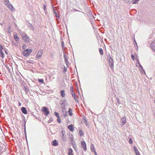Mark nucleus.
Here are the masks:
<instances>
[{
    "label": "nucleus",
    "mask_w": 155,
    "mask_h": 155,
    "mask_svg": "<svg viewBox=\"0 0 155 155\" xmlns=\"http://www.w3.org/2000/svg\"><path fill=\"white\" fill-rule=\"evenodd\" d=\"M21 36L23 40L25 42H30V39L25 33L21 34Z\"/></svg>",
    "instance_id": "nucleus-1"
},
{
    "label": "nucleus",
    "mask_w": 155,
    "mask_h": 155,
    "mask_svg": "<svg viewBox=\"0 0 155 155\" xmlns=\"http://www.w3.org/2000/svg\"><path fill=\"white\" fill-rule=\"evenodd\" d=\"M32 51V50L31 49H26L23 51V54L25 56L27 57L30 54Z\"/></svg>",
    "instance_id": "nucleus-2"
},
{
    "label": "nucleus",
    "mask_w": 155,
    "mask_h": 155,
    "mask_svg": "<svg viewBox=\"0 0 155 155\" xmlns=\"http://www.w3.org/2000/svg\"><path fill=\"white\" fill-rule=\"evenodd\" d=\"M41 111L45 114L46 115H48L49 113L48 108L46 107H43L41 109Z\"/></svg>",
    "instance_id": "nucleus-3"
},
{
    "label": "nucleus",
    "mask_w": 155,
    "mask_h": 155,
    "mask_svg": "<svg viewBox=\"0 0 155 155\" xmlns=\"http://www.w3.org/2000/svg\"><path fill=\"white\" fill-rule=\"evenodd\" d=\"M5 5L7 6L8 8L12 11H14L15 10V8L13 7L12 5L9 2V4L5 3Z\"/></svg>",
    "instance_id": "nucleus-4"
},
{
    "label": "nucleus",
    "mask_w": 155,
    "mask_h": 155,
    "mask_svg": "<svg viewBox=\"0 0 155 155\" xmlns=\"http://www.w3.org/2000/svg\"><path fill=\"white\" fill-rule=\"evenodd\" d=\"M81 146L85 151L87 150L86 144L84 141H81Z\"/></svg>",
    "instance_id": "nucleus-5"
},
{
    "label": "nucleus",
    "mask_w": 155,
    "mask_h": 155,
    "mask_svg": "<svg viewBox=\"0 0 155 155\" xmlns=\"http://www.w3.org/2000/svg\"><path fill=\"white\" fill-rule=\"evenodd\" d=\"M43 51L41 50H39L37 53L36 57L37 58H41L42 54Z\"/></svg>",
    "instance_id": "nucleus-6"
},
{
    "label": "nucleus",
    "mask_w": 155,
    "mask_h": 155,
    "mask_svg": "<svg viewBox=\"0 0 155 155\" xmlns=\"http://www.w3.org/2000/svg\"><path fill=\"white\" fill-rule=\"evenodd\" d=\"M91 149L92 152H94L95 155H97V153L95 151V149L94 147V145L93 144H91Z\"/></svg>",
    "instance_id": "nucleus-7"
},
{
    "label": "nucleus",
    "mask_w": 155,
    "mask_h": 155,
    "mask_svg": "<svg viewBox=\"0 0 155 155\" xmlns=\"http://www.w3.org/2000/svg\"><path fill=\"white\" fill-rule=\"evenodd\" d=\"M121 125H124L126 122V119L125 117H123L121 119Z\"/></svg>",
    "instance_id": "nucleus-8"
},
{
    "label": "nucleus",
    "mask_w": 155,
    "mask_h": 155,
    "mask_svg": "<svg viewBox=\"0 0 155 155\" xmlns=\"http://www.w3.org/2000/svg\"><path fill=\"white\" fill-rule=\"evenodd\" d=\"M64 58L66 64L67 66V67H68L69 63L68 61V59L67 56L65 55H64Z\"/></svg>",
    "instance_id": "nucleus-9"
},
{
    "label": "nucleus",
    "mask_w": 155,
    "mask_h": 155,
    "mask_svg": "<svg viewBox=\"0 0 155 155\" xmlns=\"http://www.w3.org/2000/svg\"><path fill=\"white\" fill-rule=\"evenodd\" d=\"M68 128L72 132H73L74 130V128L73 125L72 124L68 126Z\"/></svg>",
    "instance_id": "nucleus-10"
},
{
    "label": "nucleus",
    "mask_w": 155,
    "mask_h": 155,
    "mask_svg": "<svg viewBox=\"0 0 155 155\" xmlns=\"http://www.w3.org/2000/svg\"><path fill=\"white\" fill-rule=\"evenodd\" d=\"M21 110L23 114H27V111L26 108L24 107H22L21 108Z\"/></svg>",
    "instance_id": "nucleus-11"
},
{
    "label": "nucleus",
    "mask_w": 155,
    "mask_h": 155,
    "mask_svg": "<svg viewBox=\"0 0 155 155\" xmlns=\"http://www.w3.org/2000/svg\"><path fill=\"white\" fill-rule=\"evenodd\" d=\"M150 45L152 49L155 51V40L151 43Z\"/></svg>",
    "instance_id": "nucleus-12"
},
{
    "label": "nucleus",
    "mask_w": 155,
    "mask_h": 155,
    "mask_svg": "<svg viewBox=\"0 0 155 155\" xmlns=\"http://www.w3.org/2000/svg\"><path fill=\"white\" fill-rule=\"evenodd\" d=\"M61 95L62 97H64L65 96V91L64 90H61Z\"/></svg>",
    "instance_id": "nucleus-13"
},
{
    "label": "nucleus",
    "mask_w": 155,
    "mask_h": 155,
    "mask_svg": "<svg viewBox=\"0 0 155 155\" xmlns=\"http://www.w3.org/2000/svg\"><path fill=\"white\" fill-rule=\"evenodd\" d=\"M71 95L74 98L75 101L78 102V99L77 97V96H76L75 93H73Z\"/></svg>",
    "instance_id": "nucleus-14"
},
{
    "label": "nucleus",
    "mask_w": 155,
    "mask_h": 155,
    "mask_svg": "<svg viewBox=\"0 0 155 155\" xmlns=\"http://www.w3.org/2000/svg\"><path fill=\"white\" fill-rule=\"evenodd\" d=\"M133 148L136 155H139V153L137 147L135 146H134Z\"/></svg>",
    "instance_id": "nucleus-15"
},
{
    "label": "nucleus",
    "mask_w": 155,
    "mask_h": 155,
    "mask_svg": "<svg viewBox=\"0 0 155 155\" xmlns=\"http://www.w3.org/2000/svg\"><path fill=\"white\" fill-rule=\"evenodd\" d=\"M14 37L16 41H19V37L18 36V35L17 34L14 35Z\"/></svg>",
    "instance_id": "nucleus-16"
},
{
    "label": "nucleus",
    "mask_w": 155,
    "mask_h": 155,
    "mask_svg": "<svg viewBox=\"0 0 155 155\" xmlns=\"http://www.w3.org/2000/svg\"><path fill=\"white\" fill-rule=\"evenodd\" d=\"M52 144L54 146H56L58 145V143L57 140H54L53 141Z\"/></svg>",
    "instance_id": "nucleus-17"
},
{
    "label": "nucleus",
    "mask_w": 155,
    "mask_h": 155,
    "mask_svg": "<svg viewBox=\"0 0 155 155\" xmlns=\"http://www.w3.org/2000/svg\"><path fill=\"white\" fill-rule=\"evenodd\" d=\"M72 110L71 108H70L69 109V110L68 111V113L69 114V116H71L73 115V114L72 112Z\"/></svg>",
    "instance_id": "nucleus-18"
},
{
    "label": "nucleus",
    "mask_w": 155,
    "mask_h": 155,
    "mask_svg": "<svg viewBox=\"0 0 155 155\" xmlns=\"http://www.w3.org/2000/svg\"><path fill=\"white\" fill-rule=\"evenodd\" d=\"M0 57H2V58H3L4 57V54L2 50L1 49H0Z\"/></svg>",
    "instance_id": "nucleus-19"
},
{
    "label": "nucleus",
    "mask_w": 155,
    "mask_h": 155,
    "mask_svg": "<svg viewBox=\"0 0 155 155\" xmlns=\"http://www.w3.org/2000/svg\"><path fill=\"white\" fill-rule=\"evenodd\" d=\"M99 51L100 52V54L101 55H103V49L102 48H99Z\"/></svg>",
    "instance_id": "nucleus-20"
},
{
    "label": "nucleus",
    "mask_w": 155,
    "mask_h": 155,
    "mask_svg": "<svg viewBox=\"0 0 155 155\" xmlns=\"http://www.w3.org/2000/svg\"><path fill=\"white\" fill-rule=\"evenodd\" d=\"M68 154L69 155H70L71 154L72 152V150L71 149H69L68 150Z\"/></svg>",
    "instance_id": "nucleus-21"
},
{
    "label": "nucleus",
    "mask_w": 155,
    "mask_h": 155,
    "mask_svg": "<svg viewBox=\"0 0 155 155\" xmlns=\"http://www.w3.org/2000/svg\"><path fill=\"white\" fill-rule=\"evenodd\" d=\"M79 134L81 137L83 136L84 135V134L83 133V131H82L81 130H79Z\"/></svg>",
    "instance_id": "nucleus-22"
},
{
    "label": "nucleus",
    "mask_w": 155,
    "mask_h": 155,
    "mask_svg": "<svg viewBox=\"0 0 155 155\" xmlns=\"http://www.w3.org/2000/svg\"><path fill=\"white\" fill-rule=\"evenodd\" d=\"M57 122L59 123L61 122V119L60 117H57Z\"/></svg>",
    "instance_id": "nucleus-23"
},
{
    "label": "nucleus",
    "mask_w": 155,
    "mask_h": 155,
    "mask_svg": "<svg viewBox=\"0 0 155 155\" xmlns=\"http://www.w3.org/2000/svg\"><path fill=\"white\" fill-rule=\"evenodd\" d=\"M70 91L71 94L73 93H74V92L73 88V87H70Z\"/></svg>",
    "instance_id": "nucleus-24"
},
{
    "label": "nucleus",
    "mask_w": 155,
    "mask_h": 155,
    "mask_svg": "<svg viewBox=\"0 0 155 155\" xmlns=\"http://www.w3.org/2000/svg\"><path fill=\"white\" fill-rule=\"evenodd\" d=\"M8 32V33H10L11 32V27L10 26H9L7 28Z\"/></svg>",
    "instance_id": "nucleus-25"
},
{
    "label": "nucleus",
    "mask_w": 155,
    "mask_h": 155,
    "mask_svg": "<svg viewBox=\"0 0 155 155\" xmlns=\"http://www.w3.org/2000/svg\"><path fill=\"white\" fill-rule=\"evenodd\" d=\"M139 0H133V3L135 4L137 3Z\"/></svg>",
    "instance_id": "nucleus-26"
},
{
    "label": "nucleus",
    "mask_w": 155,
    "mask_h": 155,
    "mask_svg": "<svg viewBox=\"0 0 155 155\" xmlns=\"http://www.w3.org/2000/svg\"><path fill=\"white\" fill-rule=\"evenodd\" d=\"M38 81L41 83H43L44 82V80L42 79H38Z\"/></svg>",
    "instance_id": "nucleus-27"
},
{
    "label": "nucleus",
    "mask_w": 155,
    "mask_h": 155,
    "mask_svg": "<svg viewBox=\"0 0 155 155\" xmlns=\"http://www.w3.org/2000/svg\"><path fill=\"white\" fill-rule=\"evenodd\" d=\"M55 115L57 117H59L60 116L59 115V114L57 112H55L54 113Z\"/></svg>",
    "instance_id": "nucleus-28"
},
{
    "label": "nucleus",
    "mask_w": 155,
    "mask_h": 155,
    "mask_svg": "<svg viewBox=\"0 0 155 155\" xmlns=\"http://www.w3.org/2000/svg\"><path fill=\"white\" fill-rule=\"evenodd\" d=\"M131 58L133 60H136L135 58L134 57V54H132L131 56Z\"/></svg>",
    "instance_id": "nucleus-29"
},
{
    "label": "nucleus",
    "mask_w": 155,
    "mask_h": 155,
    "mask_svg": "<svg viewBox=\"0 0 155 155\" xmlns=\"http://www.w3.org/2000/svg\"><path fill=\"white\" fill-rule=\"evenodd\" d=\"M129 142L130 144H132L133 143V141L131 138L129 139Z\"/></svg>",
    "instance_id": "nucleus-30"
},
{
    "label": "nucleus",
    "mask_w": 155,
    "mask_h": 155,
    "mask_svg": "<svg viewBox=\"0 0 155 155\" xmlns=\"http://www.w3.org/2000/svg\"><path fill=\"white\" fill-rule=\"evenodd\" d=\"M53 121V119L52 118L50 119L48 121V123H49Z\"/></svg>",
    "instance_id": "nucleus-31"
},
{
    "label": "nucleus",
    "mask_w": 155,
    "mask_h": 155,
    "mask_svg": "<svg viewBox=\"0 0 155 155\" xmlns=\"http://www.w3.org/2000/svg\"><path fill=\"white\" fill-rule=\"evenodd\" d=\"M4 1L5 2V3H9V0H4Z\"/></svg>",
    "instance_id": "nucleus-32"
},
{
    "label": "nucleus",
    "mask_w": 155,
    "mask_h": 155,
    "mask_svg": "<svg viewBox=\"0 0 155 155\" xmlns=\"http://www.w3.org/2000/svg\"><path fill=\"white\" fill-rule=\"evenodd\" d=\"M110 66L112 68H113V67H114V64L113 63H111V65H110Z\"/></svg>",
    "instance_id": "nucleus-33"
},
{
    "label": "nucleus",
    "mask_w": 155,
    "mask_h": 155,
    "mask_svg": "<svg viewBox=\"0 0 155 155\" xmlns=\"http://www.w3.org/2000/svg\"><path fill=\"white\" fill-rule=\"evenodd\" d=\"M64 72H66V71L67 70V68L65 67H64Z\"/></svg>",
    "instance_id": "nucleus-34"
},
{
    "label": "nucleus",
    "mask_w": 155,
    "mask_h": 155,
    "mask_svg": "<svg viewBox=\"0 0 155 155\" xmlns=\"http://www.w3.org/2000/svg\"><path fill=\"white\" fill-rule=\"evenodd\" d=\"M62 136H63V138H64V133H63V131H62Z\"/></svg>",
    "instance_id": "nucleus-35"
},
{
    "label": "nucleus",
    "mask_w": 155,
    "mask_h": 155,
    "mask_svg": "<svg viewBox=\"0 0 155 155\" xmlns=\"http://www.w3.org/2000/svg\"><path fill=\"white\" fill-rule=\"evenodd\" d=\"M62 47H63L64 46V44L63 41L62 42Z\"/></svg>",
    "instance_id": "nucleus-36"
},
{
    "label": "nucleus",
    "mask_w": 155,
    "mask_h": 155,
    "mask_svg": "<svg viewBox=\"0 0 155 155\" xmlns=\"http://www.w3.org/2000/svg\"><path fill=\"white\" fill-rule=\"evenodd\" d=\"M0 49H3V47L1 45H0Z\"/></svg>",
    "instance_id": "nucleus-37"
},
{
    "label": "nucleus",
    "mask_w": 155,
    "mask_h": 155,
    "mask_svg": "<svg viewBox=\"0 0 155 155\" xmlns=\"http://www.w3.org/2000/svg\"><path fill=\"white\" fill-rule=\"evenodd\" d=\"M68 115V114H67V112H65V114H64V116H66Z\"/></svg>",
    "instance_id": "nucleus-38"
},
{
    "label": "nucleus",
    "mask_w": 155,
    "mask_h": 155,
    "mask_svg": "<svg viewBox=\"0 0 155 155\" xmlns=\"http://www.w3.org/2000/svg\"><path fill=\"white\" fill-rule=\"evenodd\" d=\"M23 49H25V46H23Z\"/></svg>",
    "instance_id": "nucleus-39"
},
{
    "label": "nucleus",
    "mask_w": 155,
    "mask_h": 155,
    "mask_svg": "<svg viewBox=\"0 0 155 155\" xmlns=\"http://www.w3.org/2000/svg\"><path fill=\"white\" fill-rule=\"evenodd\" d=\"M154 103L155 104V100H154Z\"/></svg>",
    "instance_id": "nucleus-40"
},
{
    "label": "nucleus",
    "mask_w": 155,
    "mask_h": 155,
    "mask_svg": "<svg viewBox=\"0 0 155 155\" xmlns=\"http://www.w3.org/2000/svg\"><path fill=\"white\" fill-rule=\"evenodd\" d=\"M63 103H62V104H61V105H63Z\"/></svg>",
    "instance_id": "nucleus-41"
}]
</instances>
